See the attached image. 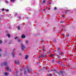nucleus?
Returning a JSON list of instances; mask_svg holds the SVG:
<instances>
[{"label":"nucleus","mask_w":76,"mask_h":76,"mask_svg":"<svg viewBox=\"0 0 76 76\" xmlns=\"http://www.w3.org/2000/svg\"><path fill=\"white\" fill-rule=\"evenodd\" d=\"M20 47L21 48V50H24V49H25V46L23 45V44H21Z\"/></svg>","instance_id":"1"},{"label":"nucleus","mask_w":76,"mask_h":76,"mask_svg":"<svg viewBox=\"0 0 76 76\" xmlns=\"http://www.w3.org/2000/svg\"><path fill=\"white\" fill-rule=\"evenodd\" d=\"M58 53H59V56H61L62 55H61V54H64V53L62 52L61 51H60L58 52Z\"/></svg>","instance_id":"2"},{"label":"nucleus","mask_w":76,"mask_h":76,"mask_svg":"<svg viewBox=\"0 0 76 76\" xmlns=\"http://www.w3.org/2000/svg\"><path fill=\"white\" fill-rule=\"evenodd\" d=\"M44 53H42L41 54V57L42 58H45V57H46V56H44Z\"/></svg>","instance_id":"3"},{"label":"nucleus","mask_w":76,"mask_h":76,"mask_svg":"<svg viewBox=\"0 0 76 76\" xmlns=\"http://www.w3.org/2000/svg\"><path fill=\"white\" fill-rule=\"evenodd\" d=\"M7 61H6L4 62L3 64L4 66H7Z\"/></svg>","instance_id":"4"},{"label":"nucleus","mask_w":76,"mask_h":76,"mask_svg":"<svg viewBox=\"0 0 76 76\" xmlns=\"http://www.w3.org/2000/svg\"><path fill=\"white\" fill-rule=\"evenodd\" d=\"M50 57H55V55L54 54H50Z\"/></svg>","instance_id":"5"},{"label":"nucleus","mask_w":76,"mask_h":76,"mask_svg":"<svg viewBox=\"0 0 76 76\" xmlns=\"http://www.w3.org/2000/svg\"><path fill=\"white\" fill-rule=\"evenodd\" d=\"M42 3L43 4H45L46 3V0H43L42 1Z\"/></svg>","instance_id":"6"},{"label":"nucleus","mask_w":76,"mask_h":76,"mask_svg":"<svg viewBox=\"0 0 76 76\" xmlns=\"http://www.w3.org/2000/svg\"><path fill=\"white\" fill-rule=\"evenodd\" d=\"M21 37L22 38H25V36L24 34H23Z\"/></svg>","instance_id":"7"},{"label":"nucleus","mask_w":76,"mask_h":76,"mask_svg":"<svg viewBox=\"0 0 76 76\" xmlns=\"http://www.w3.org/2000/svg\"><path fill=\"white\" fill-rule=\"evenodd\" d=\"M56 57H57V58L58 59H60V57H59V56H58V55H57V53H56Z\"/></svg>","instance_id":"8"},{"label":"nucleus","mask_w":76,"mask_h":76,"mask_svg":"<svg viewBox=\"0 0 76 76\" xmlns=\"http://www.w3.org/2000/svg\"><path fill=\"white\" fill-rule=\"evenodd\" d=\"M9 66H8V65H7V71L9 70Z\"/></svg>","instance_id":"9"},{"label":"nucleus","mask_w":76,"mask_h":76,"mask_svg":"<svg viewBox=\"0 0 76 76\" xmlns=\"http://www.w3.org/2000/svg\"><path fill=\"white\" fill-rule=\"evenodd\" d=\"M28 56L26 55L25 57V59H27V58H28Z\"/></svg>","instance_id":"10"},{"label":"nucleus","mask_w":76,"mask_h":76,"mask_svg":"<svg viewBox=\"0 0 76 76\" xmlns=\"http://www.w3.org/2000/svg\"><path fill=\"white\" fill-rule=\"evenodd\" d=\"M60 50H61V49H60V48H58V52H60L59 51H60Z\"/></svg>","instance_id":"11"},{"label":"nucleus","mask_w":76,"mask_h":76,"mask_svg":"<svg viewBox=\"0 0 76 76\" xmlns=\"http://www.w3.org/2000/svg\"><path fill=\"white\" fill-rule=\"evenodd\" d=\"M12 56L13 57H15V54H14V52H12Z\"/></svg>","instance_id":"12"},{"label":"nucleus","mask_w":76,"mask_h":76,"mask_svg":"<svg viewBox=\"0 0 76 76\" xmlns=\"http://www.w3.org/2000/svg\"><path fill=\"white\" fill-rule=\"evenodd\" d=\"M24 75H26V71L24 70Z\"/></svg>","instance_id":"13"},{"label":"nucleus","mask_w":76,"mask_h":76,"mask_svg":"<svg viewBox=\"0 0 76 76\" xmlns=\"http://www.w3.org/2000/svg\"><path fill=\"white\" fill-rule=\"evenodd\" d=\"M7 36H8V38H10V35L9 34H7Z\"/></svg>","instance_id":"14"},{"label":"nucleus","mask_w":76,"mask_h":76,"mask_svg":"<svg viewBox=\"0 0 76 76\" xmlns=\"http://www.w3.org/2000/svg\"><path fill=\"white\" fill-rule=\"evenodd\" d=\"M4 75H5L7 76V75H9V74L8 73H5Z\"/></svg>","instance_id":"15"},{"label":"nucleus","mask_w":76,"mask_h":76,"mask_svg":"<svg viewBox=\"0 0 76 76\" xmlns=\"http://www.w3.org/2000/svg\"><path fill=\"white\" fill-rule=\"evenodd\" d=\"M57 7H54V10H57Z\"/></svg>","instance_id":"16"},{"label":"nucleus","mask_w":76,"mask_h":76,"mask_svg":"<svg viewBox=\"0 0 76 76\" xmlns=\"http://www.w3.org/2000/svg\"><path fill=\"white\" fill-rule=\"evenodd\" d=\"M20 28V26H18V30H19Z\"/></svg>","instance_id":"17"},{"label":"nucleus","mask_w":76,"mask_h":76,"mask_svg":"<svg viewBox=\"0 0 76 76\" xmlns=\"http://www.w3.org/2000/svg\"><path fill=\"white\" fill-rule=\"evenodd\" d=\"M16 63L18 64H19V61H16Z\"/></svg>","instance_id":"18"},{"label":"nucleus","mask_w":76,"mask_h":76,"mask_svg":"<svg viewBox=\"0 0 76 76\" xmlns=\"http://www.w3.org/2000/svg\"><path fill=\"white\" fill-rule=\"evenodd\" d=\"M26 44H28V40H26Z\"/></svg>","instance_id":"19"},{"label":"nucleus","mask_w":76,"mask_h":76,"mask_svg":"<svg viewBox=\"0 0 76 76\" xmlns=\"http://www.w3.org/2000/svg\"><path fill=\"white\" fill-rule=\"evenodd\" d=\"M60 73L62 75H63V71H61L60 72Z\"/></svg>","instance_id":"20"},{"label":"nucleus","mask_w":76,"mask_h":76,"mask_svg":"<svg viewBox=\"0 0 76 76\" xmlns=\"http://www.w3.org/2000/svg\"><path fill=\"white\" fill-rule=\"evenodd\" d=\"M2 43V40H0V44H1Z\"/></svg>","instance_id":"21"},{"label":"nucleus","mask_w":76,"mask_h":76,"mask_svg":"<svg viewBox=\"0 0 76 76\" xmlns=\"http://www.w3.org/2000/svg\"><path fill=\"white\" fill-rule=\"evenodd\" d=\"M20 41H21V40H20V39H19L18 40V42H20Z\"/></svg>","instance_id":"22"},{"label":"nucleus","mask_w":76,"mask_h":76,"mask_svg":"<svg viewBox=\"0 0 76 76\" xmlns=\"http://www.w3.org/2000/svg\"><path fill=\"white\" fill-rule=\"evenodd\" d=\"M48 76H53L52 75V74H49V75H48Z\"/></svg>","instance_id":"23"},{"label":"nucleus","mask_w":76,"mask_h":76,"mask_svg":"<svg viewBox=\"0 0 76 76\" xmlns=\"http://www.w3.org/2000/svg\"><path fill=\"white\" fill-rule=\"evenodd\" d=\"M27 71L28 72V73H30V72H29V69H27Z\"/></svg>","instance_id":"24"},{"label":"nucleus","mask_w":76,"mask_h":76,"mask_svg":"<svg viewBox=\"0 0 76 76\" xmlns=\"http://www.w3.org/2000/svg\"><path fill=\"white\" fill-rule=\"evenodd\" d=\"M53 70L54 71H55L56 72H57V71H56V69H54Z\"/></svg>","instance_id":"25"},{"label":"nucleus","mask_w":76,"mask_h":76,"mask_svg":"<svg viewBox=\"0 0 76 76\" xmlns=\"http://www.w3.org/2000/svg\"><path fill=\"white\" fill-rule=\"evenodd\" d=\"M6 12H9V10H6Z\"/></svg>","instance_id":"26"},{"label":"nucleus","mask_w":76,"mask_h":76,"mask_svg":"<svg viewBox=\"0 0 76 76\" xmlns=\"http://www.w3.org/2000/svg\"><path fill=\"white\" fill-rule=\"evenodd\" d=\"M52 63H54V60H52Z\"/></svg>","instance_id":"27"},{"label":"nucleus","mask_w":76,"mask_h":76,"mask_svg":"<svg viewBox=\"0 0 76 76\" xmlns=\"http://www.w3.org/2000/svg\"><path fill=\"white\" fill-rule=\"evenodd\" d=\"M15 0H11L10 1H14Z\"/></svg>","instance_id":"28"},{"label":"nucleus","mask_w":76,"mask_h":76,"mask_svg":"<svg viewBox=\"0 0 76 76\" xmlns=\"http://www.w3.org/2000/svg\"><path fill=\"white\" fill-rule=\"evenodd\" d=\"M2 11H4V9H2Z\"/></svg>","instance_id":"29"},{"label":"nucleus","mask_w":76,"mask_h":76,"mask_svg":"<svg viewBox=\"0 0 76 76\" xmlns=\"http://www.w3.org/2000/svg\"><path fill=\"white\" fill-rule=\"evenodd\" d=\"M67 11H68V12H71V10H67Z\"/></svg>","instance_id":"30"},{"label":"nucleus","mask_w":76,"mask_h":76,"mask_svg":"<svg viewBox=\"0 0 76 76\" xmlns=\"http://www.w3.org/2000/svg\"><path fill=\"white\" fill-rule=\"evenodd\" d=\"M15 39H18V37H15Z\"/></svg>","instance_id":"31"},{"label":"nucleus","mask_w":76,"mask_h":76,"mask_svg":"<svg viewBox=\"0 0 76 76\" xmlns=\"http://www.w3.org/2000/svg\"><path fill=\"white\" fill-rule=\"evenodd\" d=\"M20 75H22V73L20 72Z\"/></svg>","instance_id":"32"},{"label":"nucleus","mask_w":76,"mask_h":76,"mask_svg":"<svg viewBox=\"0 0 76 76\" xmlns=\"http://www.w3.org/2000/svg\"><path fill=\"white\" fill-rule=\"evenodd\" d=\"M5 3H8V1H5Z\"/></svg>","instance_id":"33"},{"label":"nucleus","mask_w":76,"mask_h":76,"mask_svg":"<svg viewBox=\"0 0 76 76\" xmlns=\"http://www.w3.org/2000/svg\"><path fill=\"white\" fill-rule=\"evenodd\" d=\"M60 63L59 61H58V64H60Z\"/></svg>","instance_id":"34"},{"label":"nucleus","mask_w":76,"mask_h":76,"mask_svg":"<svg viewBox=\"0 0 76 76\" xmlns=\"http://www.w3.org/2000/svg\"><path fill=\"white\" fill-rule=\"evenodd\" d=\"M22 54L21 53H20L19 54V56H22Z\"/></svg>","instance_id":"35"},{"label":"nucleus","mask_w":76,"mask_h":76,"mask_svg":"<svg viewBox=\"0 0 76 76\" xmlns=\"http://www.w3.org/2000/svg\"><path fill=\"white\" fill-rule=\"evenodd\" d=\"M45 9H44L43 10V12H44V11H45Z\"/></svg>","instance_id":"36"},{"label":"nucleus","mask_w":76,"mask_h":76,"mask_svg":"<svg viewBox=\"0 0 76 76\" xmlns=\"http://www.w3.org/2000/svg\"><path fill=\"white\" fill-rule=\"evenodd\" d=\"M9 71L10 72H11V69H9Z\"/></svg>","instance_id":"37"},{"label":"nucleus","mask_w":76,"mask_h":76,"mask_svg":"<svg viewBox=\"0 0 76 76\" xmlns=\"http://www.w3.org/2000/svg\"><path fill=\"white\" fill-rule=\"evenodd\" d=\"M61 63H62L61 62H60L59 64H61Z\"/></svg>","instance_id":"38"},{"label":"nucleus","mask_w":76,"mask_h":76,"mask_svg":"<svg viewBox=\"0 0 76 76\" xmlns=\"http://www.w3.org/2000/svg\"><path fill=\"white\" fill-rule=\"evenodd\" d=\"M65 13H67V12H68V11H65Z\"/></svg>","instance_id":"39"},{"label":"nucleus","mask_w":76,"mask_h":76,"mask_svg":"<svg viewBox=\"0 0 76 76\" xmlns=\"http://www.w3.org/2000/svg\"><path fill=\"white\" fill-rule=\"evenodd\" d=\"M20 18H21L20 17V16H19V17H18V18H19V19H20Z\"/></svg>","instance_id":"40"},{"label":"nucleus","mask_w":76,"mask_h":76,"mask_svg":"<svg viewBox=\"0 0 76 76\" xmlns=\"http://www.w3.org/2000/svg\"><path fill=\"white\" fill-rule=\"evenodd\" d=\"M48 9H49V10H51V8H49Z\"/></svg>","instance_id":"41"},{"label":"nucleus","mask_w":76,"mask_h":76,"mask_svg":"<svg viewBox=\"0 0 76 76\" xmlns=\"http://www.w3.org/2000/svg\"><path fill=\"white\" fill-rule=\"evenodd\" d=\"M62 17H64V15H63L62 16Z\"/></svg>","instance_id":"42"},{"label":"nucleus","mask_w":76,"mask_h":76,"mask_svg":"<svg viewBox=\"0 0 76 76\" xmlns=\"http://www.w3.org/2000/svg\"><path fill=\"white\" fill-rule=\"evenodd\" d=\"M15 49H13V52H14V51H15Z\"/></svg>","instance_id":"43"},{"label":"nucleus","mask_w":76,"mask_h":76,"mask_svg":"<svg viewBox=\"0 0 76 76\" xmlns=\"http://www.w3.org/2000/svg\"><path fill=\"white\" fill-rule=\"evenodd\" d=\"M1 54H0V57H1Z\"/></svg>","instance_id":"44"},{"label":"nucleus","mask_w":76,"mask_h":76,"mask_svg":"<svg viewBox=\"0 0 76 76\" xmlns=\"http://www.w3.org/2000/svg\"><path fill=\"white\" fill-rule=\"evenodd\" d=\"M28 18H28V17H27L26 18L27 19H28Z\"/></svg>","instance_id":"45"},{"label":"nucleus","mask_w":76,"mask_h":76,"mask_svg":"<svg viewBox=\"0 0 76 76\" xmlns=\"http://www.w3.org/2000/svg\"><path fill=\"white\" fill-rule=\"evenodd\" d=\"M0 51H2V50H1V49H0Z\"/></svg>","instance_id":"46"},{"label":"nucleus","mask_w":76,"mask_h":76,"mask_svg":"<svg viewBox=\"0 0 76 76\" xmlns=\"http://www.w3.org/2000/svg\"><path fill=\"white\" fill-rule=\"evenodd\" d=\"M20 71H21V72H22V69H20Z\"/></svg>","instance_id":"47"},{"label":"nucleus","mask_w":76,"mask_h":76,"mask_svg":"<svg viewBox=\"0 0 76 76\" xmlns=\"http://www.w3.org/2000/svg\"><path fill=\"white\" fill-rule=\"evenodd\" d=\"M49 4H51V3H49Z\"/></svg>","instance_id":"48"},{"label":"nucleus","mask_w":76,"mask_h":76,"mask_svg":"<svg viewBox=\"0 0 76 76\" xmlns=\"http://www.w3.org/2000/svg\"><path fill=\"white\" fill-rule=\"evenodd\" d=\"M14 63H16V61H15Z\"/></svg>","instance_id":"49"},{"label":"nucleus","mask_w":76,"mask_h":76,"mask_svg":"<svg viewBox=\"0 0 76 76\" xmlns=\"http://www.w3.org/2000/svg\"><path fill=\"white\" fill-rule=\"evenodd\" d=\"M16 73H18V72L17 71V72H16Z\"/></svg>","instance_id":"50"},{"label":"nucleus","mask_w":76,"mask_h":76,"mask_svg":"<svg viewBox=\"0 0 76 76\" xmlns=\"http://www.w3.org/2000/svg\"><path fill=\"white\" fill-rule=\"evenodd\" d=\"M48 7H46V9H48Z\"/></svg>","instance_id":"51"},{"label":"nucleus","mask_w":76,"mask_h":76,"mask_svg":"<svg viewBox=\"0 0 76 76\" xmlns=\"http://www.w3.org/2000/svg\"><path fill=\"white\" fill-rule=\"evenodd\" d=\"M65 34H66V36H67V33H65Z\"/></svg>","instance_id":"52"},{"label":"nucleus","mask_w":76,"mask_h":76,"mask_svg":"<svg viewBox=\"0 0 76 76\" xmlns=\"http://www.w3.org/2000/svg\"><path fill=\"white\" fill-rule=\"evenodd\" d=\"M43 55L44 56H46V55H45V54H43Z\"/></svg>","instance_id":"53"},{"label":"nucleus","mask_w":76,"mask_h":76,"mask_svg":"<svg viewBox=\"0 0 76 76\" xmlns=\"http://www.w3.org/2000/svg\"><path fill=\"white\" fill-rule=\"evenodd\" d=\"M59 61V62H61V61Z\"/></svg>","instance_id":"54"},{"label":"nucleus","mask_w":76,"mask_h":76,"mask_svg":"<svg viewBox=\"0 0 76 76\" xmlns=\"http://www.w3.org/2000/svg\"><path fill=\"white\" fill-rule=\"evenodd\" d=\"M9 44H10V42H9Z\"/></svg>","instance_id":"55"},{"label":"nucleus","mask_w":76,"mask_h":76,"mask_svg":"<svg viewBox=\"0 0 76 76\" xmlns=\"http://www.w3.org/2000/svg\"><path fill=\"white\" fill-rule=\"evenodd\" d=\"M60 22L61 23H62V21H61Z\"/></svg>","instance_id":"56"},{"label":"nucleus","mask_w":76,"mask_h":76,"mask_svg":"<svg viewBox=\"0 0 76 76\" xmlns=\"http://www.w3.org/2000/svg\"><path fill=\"white\" fill-rule=\"evenodd\" d=\"M43 47V48H44V47L43 46V47Z\"/></svg>","instance_id":"57"},{"label":"nucleus","mask_w":76,"mask_h":76,"mask_svg":"<svg viewBox=\"0 0 76 76\" xmlns=\"http://www.w3.org/2000/svg\"><path fill=\"white\" fill-rule=\"evenodd\" d=\"M75 50H76V47H75Z\"/></svg>","instance_id":"58"},{"label":"nucleus","mask_w":76,"mask_h":76,"mask_svg":"<svg viewBox=\"0 0 76 76\" xmlns=\"http://www.w3.org/2000/svg\"><path fill=\"white\" fill-rule=\"evenodd\" d=\"M16 76H19V75H16Z\"/></svg>","instance_id":"59"},{"label":"nucleus","mask_w":76,"mask_h":76,"mask_svg":"<svg viewBox=\"0 0 76 76\" xmlns=\"http://www.w3.org/2000/svg\"><path fill=\"white\" fill-rule=\"evenodd\" d=\"M41 57V56H39V57Z\"/></svg>","instance_id":"60"},{"label":"nucleus","mask_w":76,"mask_h":76,"mask_svg":"<svg viewBox=\"0 0 76 76\" xmlns=\"http://www.w3.org/2000/svg\"><path fill=\"white\" fill-rule=\"evenodd\" d=\"M46 60H48L47 59H46Z\"/></svg>","instance_id":"61"},{"label":"nucleus","mask_w":76,"mask_h":76,"mask_svg":"<svg viewBox=\"0 0 76 76\" xmlns=\"http://www.w3.org/2000/svg\"><path fill=\"white\" fill-rule=\"evenodd\" d=\"M68 66H69V65H68Z\"/></svg>","instance_id":"62"},{"label":"nucleus","mask_w":76,"mask_h":76,"mask_svg":"<svg viewBox=\"0 0 76 76\" xmlns=\"http://www.w3.org/2000/svg\"><path fill=\"white\" fill-rule=\"evenodd\" d=\"M62 35H64V34H63Z\"/></svg>","instance_id":"63"},{"label":"nucleus","mask_w":76,"mask_h":76,"mask_svg":"<svg viewBox=\"0 0 76 76\" xmlns=\"http://www.w3.org/2000/svg\"><path fill=\"white\" fill-rule=\"evenodd\" d=\"M39 67H40V66H39Z\"/></svg>","instance_id":"64"}]
</instances>
